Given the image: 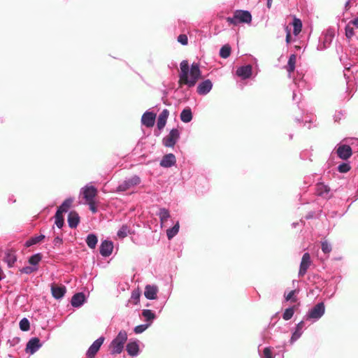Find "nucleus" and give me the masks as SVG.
<instances>
[{
    "mask_svg": "<svg viewBox=\"0 0 358 358\" xmlns=\"http://www.w3.org/2000/svg\"><path fill=\"white\" fill-rule=\"evenodd\" d=\"M176 157L173 154L165 155L160 162V166L164 168H169L175 165Z\"/></svg>",
    "mask_w": 358,
    "mask_h": 358,
    "instance_id": "f3484780",
    "label": "nucleus"
},
{
    "mask_svg": "<svg viewBox=\"0 0 358 358\" xmlns=\"http://www.w3.org/2000/svg\"><path fill=\"white\" fill-rule=\"evenodd\" d=\"M296 94L295 92L293 93V99L294 100H296Z\"/></svg>",
    "mask_w": 358,
    "mask_h": 358,
    "instance_id": "680f3d73",
    "label": "nucleus"
},
{
    "mask_svg": "<svg viewBox=\"0 0 358 358\" xmlns=\"http://www.w3.org/2000/svg\"><path fill=\"white\" fill-rule=\"evenodd\" d=\"M158 287L156 285H148L145 287L144 295L149 300H154L157 298Z\"/></svg>",
    "mask_w": 358,
    "mask_h": 358,
    "instance_id": "a211bd4d",
    "label": "nucleus"
},
{
    "mask_svg": "<svg viewBox=\"0 0 358 358\" xmlns=\"http://www.w3.org/2000/svg\"><path fill=\"white\" fill-rule=\"evenodd\" d=\"M104 340V337L101 336L93 342L87 351V356L88 358H93L95 356L103 343Z\"/></svg>",
    "mask_w": 358,
    "mask_h": 358,
    "instance_id": "9d476101",
    "label": "nucleus"
},
{
    "mask_svg": "<svg viewBox=\"0 0 358 358\" xmlns=\"http://www.w3.org/2000/svg\"><path fill=\"white\" fill-rule=\"evenodd\" d=\"M293 22L296 23V22H301L299 19L293 17Z\"/></svg>",
    "mask_w": 358,
    "mask_h": 358,
    "instance_id": "4d7b16f0",
    "label": "nucleus"
},
{
    "mask_svg": "<svg viewBox=\"0 0 358 358\" xmlns=\"http://www.w3.org/2000/svg\"><path fill=\"white\" fill-rule=\"evenodd\" d=\"M62 243V239L60 237L57 236L54 238L53 244L55 246H59Z\"/></svg>",
    "mask_w": 358,
    "mask_h": 358,
    "instance_id": "5fc2aeb1",
    "label": "nucleus"
},
{
    "mask_svg": "<svg viewBox=\"0 0 358 358\" xmlns=\"http://www.w3.org/2000/svg\"><path fill=\"white\" fill-rule=\"evenodd\" d=\"M179 228V222H177L172 228L166 230V236L169 240L172 239L178 233Z\"/></svg>",
    "mask_w": 358,
    "mask_h": 358,
    "instance_id": "2f4dec72",
    "label": "nucleus"
},
{
    "mask_svg": "<svg viewBox=\"0 0 358 358\" xmlns=\"http://www.w3.org/2000/svg\"><path fill=\"white\" fill-rule=\"evenodd\" d=\"M127 340V333L124 330H121L117 336L111 341L109 345L110 354L118 355L120 354L123 349L124 344Z\"/></svg>",
    "mask_w": 358,
    "mask_h": 358,
    "instance_id": "f03ea898",
    "label": "nucleus"
},
{
    "mask_svg": "<svg viewBox=\"0 0 358 358\" xmlns=\"http://www.w3.org/2000/svg\"><path fill=\"white\" fill-rule=\"evenodd\" d=\"M357 29H358V23L357 24H353Z\"/></svg>",
    "mask_w": 358,
    "mask_h": 358,
    "instance_id": "e2e57ef3",
    "label": "nucleus"
},
{
    "mask_svg": "<svg viewBox=\"0 0 358 358\" xmlns=\"http://www.w3.org/2000/svg\"><path fill=\"white\" fill-rule=\"evenodd\" d=\"M156 114L150 111H146L141 117V124L146 127H152L155 124Z\"/></svg>",
    "mask_w": 358,
    "mask_h": 358,
    "instance_id": "9b49d317",
    "label": "nucleus"
},
{
    "mask_svg": "<svg viewBox=\"0 0 358 358\" xmlns=\"http://www.w3.org/2000/svg\"><path fill=\"white\" fill-rule=\"evenodd\" d=\"M42 346L41 343L40 342V340L36 338H31L28 343H27L26 346V352L27 353H29L31 355H33L35 353L39 348Z\"/></svg>",
    "mask_w": 358,
    "mask_h": 358,
    "instance_id": "f8f14e48",
    "label": "nucleus"
},
{
    "mask_svg": "<svg viewBox=\"0 0 358 358\" xmlns=\"http://www.w3.org/2000/svg\"><path fill=\"white\" fill-rule=\"evenodd\" d=\"M252 66L248 64L238 67L236 70V75L245 80L249 78L252 75Z\"/></svg>",
    "mask_w": 358,
    "mask_h": 358,
    "instance_id": "dca6fc26",
    "label": "nucleus"
},
{
    "mask_svg": "<svg viewBox=\"0 0 358 358\" xmlns=\"http://www.w3.org/2000/svg\"><path fill=\"white\" fill-rule=\"evenodd\" d=\"M345 29L346 37L350 38L354 35V28L351 27L350 24H347Z\"/></svg>",
    "mask_w": 358,
    "mask_h": 358,
    "instance_id": "c03bdc74",
    "label": "nucleus"
},
{
    "mask_svg": "<svg viewBox=\"0 0 358 358\" xmlns=\"http://www.w3.org/2000/svg\"><path fill=\"white\" fill-rule=\"evenodd\" d=\"M294 83H295L296 85H298L299 87H300L303 85V81H300L299 83H297L296 81H294Z\"/></svg>",
    "mask_w": 358,
    "mask_h": 358,
    "instance_id": "13d9d810",
    "label": "nucleus"
},
{
    "mask_svg": "<svg viewBox=\"0 0 358 358\" xmlns=\"http://www.w3.org/2000/svg\"><path fill=\"white\" fill-rule=\"evenodd\" d=\"M85 300V296L83 293L79 292L74 294L71 299V305L73 307H80L81 306Z\"/></svg>",
    "mask_w": 358,
    "mask_h": 358,
    "instance_id": "aec40b11",
    "label": "nucleus"
},
{
    "mask_svg": "<svg viewBox=\"0 0 358 358\" xmlns=\"http://www.w3.org/2000/svg\"><path fill=\"white\" fill-rule=\"evenodd\" d=\"M180 138V132L177 129L171 130L169 135L163 138V144L166 147L172 148Z\"/></svg>",
    "mask_w": 358,
    "mask_h": 358,
    "instance_id": "0eeeda50",
    "label": "nucleus"
},
{
    "mask_svg": "<svg viewBox=\"0 0 358 358\" xmlns=\"http://www.w3.org/2000/svg\"><path fill=\"white\" fill-rule=\"evenodd\" d=\"M150 326V324H140V325L135 327L134 331L137 334H141L143 331H145Z\"/></svg>",
    "mask_w": 358,
    "mask_h": 358,
    "instance_id": "79ce46f5",
    "label": "nucleus"
},
{
    "mask_svg": "<svg viewBox=\"0 0 358 358\" xmlns=\"http://www.w3.org/2000/svg\"><path fill=\"white\" fill-rule=\"evenodd\" d=\"M304 327V322L303 321H301L299 323L297 324L296 327L295 331L293 332L292 337H291V343H293L296 340H298L301 336L303 334V329Z\"/></svg>",
    "mask_w": 358,
    "mask_h": 358,
    "instance_id": "b1692460",
    "label": "nucleus"
},
{
    "mask_svg": "<svg viewBox=\"0 0 358 358\" xmlns=\"http://www.w3.org/2000/svg\"><path fill=\"white\" fill-rule=\"evenodd\" d=\"M45 238V236L40 235L38 236L32 237L25 243L26 247H30L33 245H35L38 243H39L41 241H42Z\"/></svg>",
    "mask_w": 358,
    "mask_h": 358,
    "instance_id": "72a5a7b5",
    "label": "nucleus"
},
{
    "mask_svg": "<svg viewBox=\"0 0 358 358\" xmlns=\"http://www.w3.org/2000/svg\"><path fill=\"white\" fill-rule=\"evenodd\" d=\"M142 315L144 317L145 321L148 322L147 324H152L153 320L155 319V315L152 310L148 309H145L142 311Z\"/></svg>",
    "mask_w": 358,
    "mask_h": 358,
    "instance_id": "c756f323",
    "label": "nucleus"
},
{
    "mask_svg": "<svg viewBox=\"0 0 358 358\" xmlns=\"http://www.w3.org/2000/svg\"><path fill=\"white\" fill-rule=\"evenodd\" d=\"M310 264H311V261H310V257L309 253H308V252L304 253L302 257L301 262L300 264V268H299V276H303L306 274Z\"/></svg>",
    "mask_w": 358,
    "mask_h": 358,
    "instance_id": "ddd939ff",
    "label": "nucleus"
},
{
    "mask_svg": "<svg viewBox=\"0 0 358 358\" xmlns=\"http://www.w3.org/2000/svg\"><path fill=\"white\" fill-rule=\"evenodd\" d=\"M234 18L236 22H251L252 21V15L248 10H236L234 13Z\"/></svg>",
    "mask_w": 358,
    "mask_h": 358,
    "instance_id": "1a4fd4ad",
    "label": "nucleus"
},
{
    "mask_svg": "<svg viewBox=\"0 0 358 358\" xmlns=\"http://www.w3.org/2000/svg\"><path fill=\"white\" fill-rule=\"evenodd\" d=\"M329 188L322 182L317 184L316 192L318 195L326 197L329 194Z\"/></svg>",
    "mask_w": 358,
    "mask_h": 358,
    "instance_id": "bb28decb",
    "label": "nucleus"
},
{
    "mask_svg": "<svg viewBox=\"0 0 358 358\" xmlns=\"http://www.w3.org/2000/svg\"><path fill=\"white\" fill-rule=\"evenodd\" d=\"M322 250L324 253H329L331 251V245L327 241L322 242Z\"/></svg>",
    "mask_w": 358,
    "mask_h": 358,
    "instance_id": "a18cd8bd",
    "label": "nucleus"
},
{
    "mask_svg": "<svg viewBox=\"0 0 358 358\" xmlns=\"http://www.w3.org/2000/svg\"><path fill=\"white\" fill-rule=\"evenodd\" d=\"M41 259V255L39 253L35 254L30 257V258L29 259V263L33 266H37Z\"/></svg>",
    "mask_w": 358,
    "mask_h": 358,
    "instance_id": "e433bc0d",
    "label": "nucleus"
},
{
    "mask_svg": "<svg viewBox=\"0 0 358 358\" xmlns=\"http://www.w3.org/2000/svg\"><path fill=\"white\" fill-rule=\"evenodd\" d=\"M262 358H274L273 355L271 352V349L270 348H265L263 351V357Z\"/></svg>",
    "mask_w": 358,
    "mask_h": 358,
    "instance_id": "49530a36",
    "label": "nucleus"
},
{
    "mask_svg": "<svg viewBox=\"0 0 358 358\" xmlns=\"http://www.w3.org/2000/svg\"><path fill=\"white\" fill-rule=\"evenodd\" d=\"M192 119V113L190 108H185L180 113V120L185 123L189 122Z\"/></svg>",
    "mask_w": 358,
    "mask_h": 358,
    "instance_id": "cd10ccee",
    "label": "nucleus"
},
{
    "mask_svg": "<svg viewBox=\"0 0 358 358\" xmlns=\"http://www.w3.org/2000/svg\"><path fill=\"white\" fill-rule=\"evenodd\" d=\"M271 3H272V0H267V6L268 8L271 7Z\"/></svg>",
    "mask_w": 358,
    "mask_h": 358,
    "instance_id": "bf43d9fd",
    "label": "nucleus"
},
{
    "mask_svg": "<svg viewBox=\"0 0 358 358\" xmlns=\"http://www.w3.org/2000/svg\"><path fill=\"white\" fill-rule=\"evenodd\" d=\"M325 313V306L323 302L318 303L307 313V320H313V322L319 320Z\"/></svg>",
    "mask_w": 358,
    "mask_h": 358,
    "instance_id": "20e7f679",
    "label": "nucleus"
},
{
    "mask_svg": "<svg viewBox=\"0 0 358 358\" xmlns=\"http://www.w3.org/2000/svg\"><path fill=\"white\" fill-rule=\"evenodd\" d=\"M126 350L129 355L132 357L137 356L139 352V347L138 343L136 341L129 342L126 345Z\"/></svg>",
    "mask_w": 358,
    "mask_h": 358,
    "instance_id": "393cba45",
    "label": "nucleus"
},
{
    "mask_svg": "<svg viewBox=\"0 0 358 358\" xmlns=\"http://www.w3.org/2000/svg\"><path fill=\"white\" fill-rule=\"evenodd\" d=\"M296 63V55L292 54L288 59L287 64L285 66L288 72V76L291 78V73L294 71Z\"/></svg>",
    "mask_w": 358,
    "mask_h": 358,
    "instance_id": "5701e85b",
    "label": "nucleus"
},
{
    "mask_svg": "<svg viewBox=\"0 0 358 358\" xmlns=\"http://www.w3.org/2000/svg\"><path fill=\"white\" fill-rule=\"evenodd\" d=\"M180 71L179 73L180 83L188 87H194L201 77L199 65L193 63L189 67L188 62L183 60L180 64Z\"/></svg>",
    "mask_w": 358,
    "mask_h": 358,
    "instance_id": "f257e3e1",
    "label": "nucleus"
},
{
    "mask_svg": "<svg viewBox=\"0 0 358 358\" xmlns=\"http://www.w3.org/2000/svg\"><path fill=\"white\" fill-rule=\"evenodd\" d=\"M338 157L342 159H348L352 154L350 146L344 144H338L335 148Z\"/></svg>",
    "mask_w": 358,
    "mask_h": 358,
    "instance_id": "6e6552de",
    "label": "nucleus"
},
{
    "mask_svg": "<svg viewBox=\"0 0 358 358\" xmlns=\"http://www.w3.org/2000/svg\"><path fill=\"white\" fill-rule=\"evenodd\" d=\"M87 203L89 205L90 209L92 213H95L97 211L96 207L95 206V201L87 202Z\"/></svg>",
    "mask_w": 358,
    "mask_h": 358,
    "instance_id": "864d4df0",
    "label": "nucleus"
},
{
    "mask_svg": "<svg viewBox=\"0 0 358 358\" xmlns=\"http://www.w3.org/2000/svg\"><path fill=\"white\" fill-rule=\"evenodd\" d=\"M140 294L138 292H133L131 294V299L134 301L135 303H137L139 301Z\"/></svg>",
    "mask_w": 358,
    "mask_h": 358,
    "instance_id": "3c124183",
    "label": "nucleus"
},
{
    "mask_svg": "<svg viewBox=\"0 0 358 358\" xmlns=\"http://www.w3.org/2000/svg\"><path fill=\"white\" fill-rule=\"evenodd\" d=\"M227 22H236L235 19L234 18V16L232 17H227Z\"/></svg>",
    "mask_w": 358,
    "mask_h": 358,
    "instance_id": "6e6d98bb",
    "label": "nucleus"
},
{
    "mask_svg": "<svg viewBox=\"0 0 358 358\" xmlns=\"http://www.w3.org/2000/svg\"><path fill=\"white\" fill-rule=\"evenodd\" d=\"M129 233V228L127 225H123L118 230L117 235L120 238H125Z\"/></svg>",
    "mask_w": 358,
    "mask_h": 358,
    "instance_id": "c9c22d12",
    "label": "nucleus"
},
{
    "mask_svg": "<svg viewBox=\"0 0 358 358\" xmlns=\"http://www.w3.org/2000/svg\"><path fill=\"white\" fill-rule=\"evenodd\" d=\"M169 114V113L167 109L163 110L162 112L159 114L157 124V128L159 130L162 129L165 127Z\"/></svg>",
    "mask_w": 358,
    "mask_h": 358,
    "instance_id": "412c9836",
    "label": "nucleus"
},
{
    "mask_svg": "<svg viewBox=\"0 0 358 358\" xmlns=\"http://www.w3.org/2000/svg\"><path fill=\"white\" fill-rule=\"evenodd\" d=\"M80 222L78 214L75 211H71L68 215V223L71 228H76Z\"/></svg>",
    "mask_w": 358,
    "mask_h": 358,
    "instance_id": "4be33fe9",
    "label": "nucleus"
},
{
    "mask_svg": "<svg viewBox=\"0 0 358 358\" xmlns=\"http://www.w3.org/2000/svg\"><path fill=\"white\" fill-rule=\"evenodd\" d=\"M55 223L58 228H62L64 224V218L62 213H59V212H56Z\"/></svg>",
    "mask_w": 358,
    "mask_h": 358,
    "instance_id": "58836bf2",
    "label": "nucleus"
},
{
    "mask_svg": "<svg viewBox=\"0 0 358 358\" xmlns=\"http://www.w3.org/2000/svg\"><path fill=\"white\" fill-rule=\"evenodd\" d=\"M329 38H326L324 36L323 45H321V44L319 45L317 47V49L319 50H322L327 48L330 45V44H329Z\"/></svg>",
    "mask_w": 358,
    "mask_h": 358,
    "instance_id": "09e8293b",
    "label": "nucleus"
},
{
    "mask_svg": "<svg viewBox=\"0 0 358 358\" xmlns=\"http://www.w3.org/2000/svg\"><path fill=\"white\" fill-rule=\"evenodd\" d=\"M30 328V324L28 319L26 317L22 318L20 322V329L23 331H27Z\"/></svg>",
    "mask_w": 358,
    "mask_h": 358,
    "instance_id": "4c0bfd02",
    "label": "nucleus"
},
{
    "mask_svg": "<svg viewBox=\"0 0 358 358\" xmlns=\"http://www.w3.org/2000/svg\"><path fill=\"white\" fill-rule=\"evenodd\" d=\"M16 261V256L13 253L9 252L6 255L5 262L8 267H13Z\"/></svg>",
    "mask_w": 358,
    "mask_h": 358,
    "instance_id": "473e14b6",
    "label": "nucleus"
},
{
    "mask_svg": "<svg viewBox=\"0 0 358 358\" xmlns=\"http://www.w3.org/2000/svg\"><path fill=\"white\" fill-rule=\"evenodd\" d=\"M213 88V83L209 79L200 83L197 86V92L200 95H206L210 92Z\"/></svg>",
    "mask_w": 358,
    "mask_h": 358,
    "instance_id": "2eb2a0df",
    "label": "nucleus"
},
{
    "mask_svg": "<svg viewBox=\"0 0 358 358\" xmlns=\"http://www.w3.org/2000/svg\"><path fill=\"white\" fill-rule=\"evenodd\" d=\"M231 53V47L229 45H223L220 50L221 57L226 59L229 57Z\"/></svg>",
    "mask_w": 358,
    "mask_h": 358,
    "instance_id": "f704fd0d",
    "label": "nucleus"
},
{
    "mask_svg": "<svg viewBox=\"0 0 358 358\" xmlns=\"http://www.w3.org/2000/svg\"><path fill=\"white\" fill-rule=\"evenodd\" d=\"M350 22H353V23L358 22V19H354V20H351Z\"/></svg>",
    "mask_w": 358,
    "mask_h": 358,
    "instance_id": "052dcab7",
    "label": "nucleus"
},
{
    "mask_svg": "<svg viewBox=\"0 0 358 358\" xmlns=\"http://www.w3.org/2000/svg\"><path fill=\"white\" fill-rule=\"evenodd\" d=\"M73 201V198H68L66 199L62 205L58 208L57 212H59V213H66L69 210L70 207L71 206V204Z\"/></svg>",
    "mask_w": 358,
    "mask_h": 358,
    "instance_id": "a878e982",
    "label": "nucleus"
},
{
    "mask_svg": "<svg viewBox=\"0 0 358 358\" xmlns=\"http://www.w3.org/2000/svg\"><path fill=\"white\" fill-rule=\"evenodd\" d=\"M141 182L140 177L138 176H133L131 178H126L122 181L117 187V192H125L133 187L139 185Z\"/></svg>",
    "mask_w": 358,
    "mask_h": 358,
    "instance_id": "39448f33",
    "label": "nucleus"
},
{
    "mask_svg": "<svg viewBox=\"0 0 358 358\" xmlns=\"http://www.w3.org/2000/svg\"><path fill=\"white\" fill-rule=\"evenodd\" d=\"M294 313V308H288L285 310L282 317L285 320H289L292 317Z\"/></svg>",
    "mask_w": 358,
    "mask_h": 358,
    "instance_id": "ea45409f",
    "label": "nucleus"
},
{
    "mask_svg": "<svg viewBox=\"0 0 358 358\" xmlns=\"http://www.w3.org/2000/svg\"><path fill=\"white\" fill-rule=\"evenodd\" d=\"M303 24H285L286 43H290L294 38L301 31Z\"/></svg>",
    "mask_w": 358,
    "mask_h": 358,
    "instance_id": "7ed1b4c3",
    "label": "nucleus"
},
{
    "mask_svg": "<svg viewBox=\"0 0 358 358\" xmlns=\"http://www.w3.org/2000/svg\"><path fill=\"white\" fill-rule=\"evenodd\" d=\"M350 169V166L348 163H342L338 166V170L341 173H347Z\"/></svg>",
    "mask_w": 358,
    "mask_h": 358,
    "instance_id": "37998d69",
    "label": "nucleus"
},
{
    "mask_svg": "<svg viewBox=\"0 0 358 358\" xmlns=\"http://www.w3.org/2000/svg\"><path fill=\"white\" fill-rule=\"evenodd\" d=\"M178 41L182 45H187L188 43L187 36L185 34H180L178 37Z\"/></svg>",
    "mask_w": 358,
    "mask_h": 358,
    "instance_id": "de8ad7c7",
    "label": "nucleus"
},
{
    "mask_svg": "<svg viewBox=\"0 0 358 358\" xmlns=\"http://www.w3.org/2000/svg\"><path fill=\"white\" fill-rule=\"evenodd\" d=\"M80 194L83 196L86 203L91 202L95 201L97 189L95 187L87 185L81 189Z\"/></svg>",
    "mask_w": 358,
    "mask_h": 358,
    "instance_id": "423d86ee",
    "label": "nucleus"
},
{
    "mask_svg": "<svg viewBox=\"0 0 358 358\" xmlns=\"http://www.w3.org/2000/svg\"><path fill=\"white\" fill-rule=\"evenodd\" d=\"M97 242H98V238L96 235L91 234L87 236L86 243L90 248H92V249L95 248L96 245L97 244Z\"/></svg>",
    "mask_w": 358,
    "mask_h": 358,
    "instance_id": "7c9ffc66",
    "label": "nucleus"
},
{
    "mask_svg": "<svg viewBox=\"0 0 358 358\" xmlns=\"http://www.w3.org/2000/svg\"><path fill=\"white\" fill-rule=\"evenodd\" d=\"M51 292L53 297L56 299H62L66 293V287L63 285L61 286H51Z\"/></svg>",
    "mask_w": 358,
    "mask_h": 358,
    "instance_id": "6ab92c4d",
    "label": "nucleus"
},
{
    "mask_svg": "<svg viewBox=\"0 0 358 358\" xmlns=\"http://www.w3.org/2000/svg\"><path fill=\"white\" fill-rule=\"evenodd\" d=\"M334 36V32L331 30H328L327 31V33L325 34V37L329 38V44L331 43Z\"/></svg>",
    "mask_w": 358,
    "mask_h": 358,
    "instance_id": "603ef678",
    "label": "nucleus"
},
{
    "mask_svg": "<svg viewBox=\"0 0 358 358\" xmlns=\"http://www.w3.org/2000/svg\"><path fill=\"white\" fill-rule=\"evenodd\" d=\"M100 254L103 257L110 256L113 250V243L110 241L105 240L101 242L100 245Z\"/></svg>",
    "mask_w": 358,
    "mask_h": 358,
    "instance_id": "4468645a",
    "label": "nucleus"
},
{
    "mask_svg": "<svg viewBox=\"0 0 358 358\" xmlns=\"http://www.w3.org/2000/svg\"><path fill=\"white\" fill-rule=\"evenodd\" d=\"M37 269H38L37 266H27L23 267L20 271L22 273L31 274V273L37 271Z\"/></svg>",
    "mask_w": 358,
    "mask_h": 358,
    "instance_id": "a19ab883",
    "label": "nucleus"
},
{
    "mask_svg": "<svg viewBox=\"0 0 358 358\" xmlns=\"http://www.w3.org/2000/svg\"><path fill=\"white\" fill-rule=\"evenodd\" d=\"M157 215L159 217L161 226L170 217L169 211L166 208H160Z\"/></svg>",
    "mask_w": 358,
    "mask_h": 358,
    "instance_id": "c85d7f7f",
    "label": "nucleus"
},
{
    "mask_svg": "<svg viewBox=\"0 0 358 358\" xmlns=\"http://www.w3.org/2000/svg\"><path fill=\"white\" fill-rule=\"evenodd\" d=\"M296 291L295 290H292L291 292H289L287 295H285V300L286 301H296V299L294 298V295L295 294Z\"/></svg>",
    "mask_w": 358,
    "mask_h": 358,
    "instance_id": "8fccbe9b",
    "label": "nucleus"
}]
</instances>
